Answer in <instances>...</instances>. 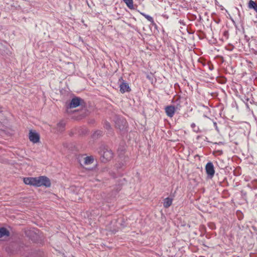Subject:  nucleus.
<instances>
[{
    "label": "nucleus",
    "mask_w": 257,
    "mask_h": 257,
    "mask_svg": "<svg viewBox=\"0 0 257 257\" xmlns=\"http://www.w3.org/2000/svg\"><path fill=\"white\" fill-rule=\"evenodd\" d=\"M24 182L27 185L36 187L45 186L50 187L51 182L46 176H42L38 177H26L24 178Z\"/></svg>",
    "instance_id": "1"
},
{
    "label": "nucleus",
    "mask_w": 257,
    "mask_h": 257,
    "mask_svg": "<svg viewBox=\"0 0 257 257\" xmlns=\"http://www.w3.org/2000/svg\"><path fill=\"white\" fill-rule=\"evenodd\" d=\"M113 153L112 151L107 148L104 147L102 150L101 160L103 163L110 161L113 157Z\"/></svg>",
    "instance_id": "2"
},
{
    "label": "nucleus",
    "mask_w": 257,
    "mask_h": 257,
    "mask_svg": "<svg viewBox=\"0 0 257 257\" xmlns=\"http://www.w3.org/2000/svg\"><path fill=\"white\" fill-rule=\"evenodd\" d=\"M205 171L207 175V177L212 179L214 175L215 170L213 164L212 162H208L205 166Z\"/></svg>",
    "instance_id": "3"
},
{
    "label": "nucleus",
    "mask_w": 257,
    "mask_h": 257,
    "mask_svg": "<svg viewBox=\"0 0 257 257\" xmlns=\"http://www.w3.org/2000/svg\"><path fill=\"white\" fill-rule=\"evenodd\" d=\"M119 81H122L121 83L119 85L120 91L122 93H124L125 92H128L131 91V89L129 86V85L127 83L125 82L122 79V77H120L119 79Z\"/></svg>",
    "instance_id": "4"
},
{
    "label": "nucleus",
    "mask_w": 257,
    "mask_h": 257,
    "mask_svg": "<svg viewBox=\"0 0 257 257\" xmlns=\"http://www.w3.org/2000/svg\"><path fill=\"white\" fill-rule=\"evenodd\" d=\"M29 139L32 143H37L40 141V136L36 132L30 130L29 132Z\"/></svg>",
    "instance_id": "5"
},
{
    "label": "nucleus",
    "mask_w": 257,
    "mask_h": 257,
    "mask_svg": "<svg viewBox=\"0 0 257 257\" xmlns=\"http://www.w3.org/2000/svg\"><path fill=\"white\" fill-rule=\"evenodd\" d=\"M26 257H43L44 252L41 250H31V251L25 253Z\"/></svg>",
    "instance_id": "6"
},
{
    "label": "nucleus",
    "mask_w": 257,
    "mask_h": 257,
    "mask_svg": "<svg viewBox=\"0 0 257 257\" xmlns=\"http://www.w3.org/2000/svg\"><path fill=\"white\" fill-rule=\"evenodd\" d=\"M82 99L75 97L72 99L70 102L68 104V106H67V108H76L80 105V102L82 101Z\"/></svg>",
    "instance_id": "7"
},
{
    "label": "nucleus",
    "mask_w": 257,
    "mask_h": 257,
    "mask_svg": "<svg viewBox=\"0 0 257 257\" xmlns=\"http://www.w3.org/2000/svg\"><path fill=\"white\" fill-rule=\"evenodd\" d=\"M115 123L116 127L120 131L124 130L126 127V121L123 118L117 119Z\"/></svg>",
    "instance_id": "8"
},
{
    "label": "nucleus",
    "mask_w": 257,
    "mask_h": 257,
    "mask_svg": "<svg viewBox=\"0 0 257 257\" xmlns=\"http://www.w3.org/2000/svg\"><path fill=\"white\" fill-rule=\"evenodd\" d=\"M165 112L167 115L170 117H172L174 115L175 111L176 110L174 105H168L165 108Z\"/></svg>",
    "instance_id": "9"
},
{
    "label": "nucleus",
    "mask_w": 257,
    "mask_h": 257,
    "mask_svg": "<svg viewBox=\"0 0 257 257\" xmlns=\"http://www.w3.org/2000/svg\"><path fill=\"white\" fill-rule=\"evenodd\" d=\"M125 150V146L123 143H121L120 144L118 149H117V153L120 158H122L123 157V155L124 153V151Z\"/></svg>",
    "instance_id": "10"
},
{
    "label": "nucleus",
    "mask_w": 257,
    "mask_h": 257,
    "mask_svg": "<svg viewBox=\"0 0 257 257\" xmlns=\"http://www.w3.org/2000/svg\"><path fill=\"white\" fill-rule=\"evenodd\" d=\"M65 122L63 120L60 121L57 124L56 129L57 132L61 133L64 131Z\"/></svg>",
    "instance_id": "11"
},
{
    "label": "nucleus",
    "mask_w": 257,
    "mask_h": 257,
    "mask_svg": "<svg viewBox=\"0 0 257 257\" xmlns=\"http://www.w3.org/2000/svg\"><path fill=\"white\" fill-rule=\"evenodd\" d=\"M173 199L167 197L164 200L163 206L165 208H169L172 204Z\"/></svg>",
    "instance_id": "12"
},
{
    "label": "nucleus",
    "mask_w": 257,
    "mask_h": 257,
    "mask_svg": "<svg viewBox=\"0 0 257 257\" xmlns=\"http://www.w3.org/2000/svg\"><path fill=\"white\" fill-rule=\"evenodd\" d=\"M248 7L250 9H253L257 13V4L252 0H250L248 2Z\"/></svg>",
    "instance_id": "13"
},
{
    "label": "nucleus",
    "mask_w": 257,
    "mask_h": 257,
    "mask_svg": "<svg viewBox=\"0 0 257 257\" xmlns=\"http://www.w3.org/2000/svg\"><path fill=\"white\" fill-rule=\"evenodd\" d=\"M9 231L5 228L2 227L0 228V238L6 235H9Z\"/></svg>",
    "instance_id": "14"
},
{
    "label": "nucleus",
    "mask_w": 257,
    "mask_h": 257,
    "mask_svg": "<svg viewBox=\"0 0 257 257\" xmlns=\"http://www.w3.org/2000/svg\"><path fill=\"white\" fill-rule=\"evenodd\" d=\"M94 159L92 156H88L84 158V164L89 165L93 162Z\"/></svg>",
    "instance_id": "15"
},
{
    "label": "nucleus",
    "mask_w": 257,
    "mask_h": 257,
    "mask_svg": "<svg viewBox=\"0 0 257 257\" xmlns=\"http://www.w3.org/2000/svg\"><path fill=\"white\" fill-rule=\"evenodd\" d=\"M141 14L142 16H143L148 21L150 22L152 25L155 24L154 19L151 16H150L148 15H147L144 13H141Z\"/></svg>",
    "instance_id": "16"
},
{
    "label": "nucleus",
    "mask_w": 257,
    "mask_h": 257,
    "mask_svg": "<svg viewBox=\"0 0 257 257\" xmlns=\"http://www.w3.org/2000/svg\"><path fill=\"white\" fill-rule=\"evenodd\" d=\"M127 7L130 9H134L133 1V0H123Z\"/></svg>",
    "instance_id": "17"
},
{
    "label": "nucleus",
    "mask_w": 257,
    "mask_h": 257,
    "mask_svg": "<svg viewBox=\"0 0 257 257\" xmlns=\"http://www.w3.org/2000/svg\"><path fill=\"white\" fill-rule=\"evenodd\" d=\"M191 127L193 129V132L197 133L201 132V131L199 129V127L197 126L195 123H192L191 124Z\"/></svg>",
    "instance_id": "18"
},
{
    "label": "nucleus",
    "mask_w": 257,
    "mask_h": 257,
    "mask_svg": "<svg viewBox=\"0 0 257 257\" xmlns=\"http://www.w3.org/2000/svg\"><path fill=\"white\" fill-rule=\"evenodd\" d=\"M175 105H174L175 107L176 110H180L181 108V105L180 104V99H177L175 101Z\"/></svg>",
    "instance_id": "19"
},
{
    "label": "nucleus",
    "mask_w": 257,
    "mask_h": 257,
    "mask_svg": "<svg viewBox=\"0 0 257 257\" xmlns=\"http://www.w3.org/2000/svg\"><path fill=\"white\" fill-rule=\"evenodd\" d=\"M251 182L253 187V189H257V180L254 179L251 181Z\"/></svg>",
    "instance_id": "20"
},
{
    "label": "nucleus",
    "mask_w": 257,
    "mask_h": 257,
    "mask_svg": "<svg viewBox=\"0 0 257 257\" xmlns=\"http://www.w3.org/2000/svg\"><path fill=\"white\" fill-rule=\"evenodd\" d=\"M104 127L107 130H109L111 128V125L110 124V123L108 122H106L105 123H104Z\"/></svg>",
    "instance_id": "21"
},
{
    "label": "nucleus",
    "mask_w": 257,
    "mask_h": 257,
    "mask_svg": "<svg viewBox=\"0 0 257 257\" xmlns=\"http://www.w3.org/2000/svg\"><path fill=\"white\" fill-rule=\"evenodd\" d=\"M101 134H102V132L100 131H98L93 134V137H95L96 135L97 136L101 135Z\"/></svg>",
    "instance_id": "22"
},
{
    "label": "nucleus",
    "mask_w": 257,
    "mask_h": 257,
    "mask_svg": "<svg viewBox=\"0 0 257 257\" xmlns=\"http://www.w3.org/2000/svg\"><path fill=\"white\" fill-rule=\"evenodd\" d=\"M241 195L243 198H244L246 196V192L244 191L243 190L241 191Z\"/></svg>",
    "instance_id": "23"
},
{
    "label": "nucleus",
    "mask_w": 257,
    "mask_h": 257,
    "mask_svg": "<svg viewBox=\"0 0 257 257\" xmlns=\"http://www.w3.org/2000/svg\"><path fill=\"white\" fill-rule=\"evenodd\" d=\"M247 187L251 189H253V187L252 186V184L251 182L250 183H249L247 184Z\"/></svg>",
    "instance_id": "24"
},
{
    "label": "nucleus",
    "mask_w": 257,
    "mask_h": 257,
    "mask_svg": "<svg viewBox=\"0 0 257 257\" xmlns=\"http://www.w3.org/2000/svg\"><path fill=\"white\" fill-rule=\"evenodd\" d=\"M213 125L215 128V130L217 131V132H219V129L217 127V123L216 122H213Z\"/></svg>",
    "instance_id": "25"
},
{
    "label": "nucleus",
    "mask_w": 257,
    "mask_h": 257,
    "mask_svg": "<svg viewBox=\"0 0 257 257\" xmlns=\"http://www.w3.org/2000/svg\"><path fill=\"white\" fill-rule=\"evenodd\" d=\"M209 69H210V70H213V65L209 66Z\"/></svg>",
    "instance_id": "26"
},
{
    "label": "nucleus",
    "mask_w": 257,
    "mask_h": 257,
    "mask_svg": "<svg viewBox=\"0 0 257 257\" xmlns=\"http://www.w3.org/2000/svg\"><path fill=\"white\" fill-rule=\"evenodd\" d=\"M244 180H245V181H249V180H248V178H247V177H245L244 178Z\"/></svg>",
    "instance_id": "27"
},
{
    "label": "nucleus",
    "mask_w": 257,
    "mask_h": 257,
    "mask_svg": "<svg viewBox=\"0 0 257 257\" xmlns=\"http://www.w3.org/2000/svg\"><path fill=\"white\" fill-rule=\"evenodd\" d=\"M200 138V136H198L197 137V138H196V139H197V140H199Z\"/></svg>",
    "instance_id": "28"
}]
</instances>
